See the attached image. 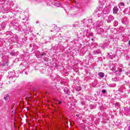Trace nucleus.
I'll list each match as a JSON object with an SVG mask.
<instances>
[{
	"label": "nucleus",
	"instance_id": "6",
	"mask_svg": "<svg viewBox=\"0 0 130 130\" xmlns=\"http://www.w3.org/2000/svg\"><path fill=\"white\" fill-rule=\"evenodd\" d=\"M102 93H106V90L105 89H103L102 91Z\"/></svg>",
	"mask_w": 130,
	"mask_h": 130
},
{
	"label": "nucleus",
	"instance_id": "10",
	"mask_svg": "<svg viewBox=\"0 0 130 130\" xmlns=\"http://www.w3.org/2000/svg\"><path fill=\"white\" fill-rule=\"evenodd\" d=\"M54 101H58V100H56V99H55Z\"/></svg>",
	"mask_w": 130,
	"mask_h": 130
},
{
	"label": "nucleus",
	"instance_id": "2",
	"mask_svg": "<svg viewBox=\"0 0 130 130\" xmlns=\"http://www.w3.org/2000/svg\"><path fill=\"white\" fill-rule=\"evenodd\" d=\"M98 75L100 76L101 78H104V73H100Z\"/></svg>",
	"mask_w": 130,
	"mask_h": 130
},
{
	"label": "nucleus",
	"instance_id": "1",
	"mask_svg": "<svg viewBox=\"0 0 130 130\" xmlns=\"http://www.w3.org/2000/svg\"><path fill=\"white\" fill-rule=\"evenodd\" d=\"M118 12V9H117V7H114L113 8V13H114V14H117Z\"/></svg>",
	"mask_w": 130,
	"mask_h": 130
},
{
	"label": "nucleus",
	"instance_id": "5",
	"mask_svg": "<svg viewBox=\"0 0 130 130\" xmlns=\"http://www.w3.org/2000/svg\"><path fill=\"white\" fill-rule=\"evenodd\" d=\"M119 5V6H124V3H120Z\"/></svg>",
	"mask_w": 130,
	"mask_h": 130
},
{
	"label": "nucleus",
	"instance_id": "9",
	"mask_svg": "<svg viewBox=\"0 0 130 130\" xmlns=\"http://www.w3.org/2000/svg\"><path fill=\"white\" fill-rule=\"evenodd\" d=\"M58 103H59V104H61V102H60V101H58Z\"/></svg>",
	"mask_w": 130,
	"mask_h": 130
},
{
	"label": "nucleus",
	"instance_id": "8",
	"mask_svg": "<svg viewBox=\"0 0 130 130\" xmlns=\"http://www.w3.org/2000/svg\"><path fill=\"white\" fill-rule=\"evenodd\" d=\"M76 116H77V117H79L80 114H77V115H76Z\"/></svg>",
	"mask_w": 130,
	"mask_h": 130
},
{
	"label": "nucleus",
	"instance_id": "3",
	"mask_svg": "<svg viewBox=\"0 0 130 130\" xmlns=\"http://www.w3.org/2000/svg\"><path fill=\"white\" fill-rule=\"evenodd\" d=\"M95 14H98V17H100L101 15L102 14V12L100 11H96Z\"/></svg>",
	"mask_w": 130,
	"mask_h": 130
},
{
	"label": "nucleus",
	"instance_id": "11",
	"mask_svg": "<svg viewBox=\"0 0 130 130\" xmlns=\"http://www.w3.org/2000/svg\"><path fill=\"white\" fill-rule=\"evenodd\" d=\"M2 66H3V67H4L5 65L4 64H2Z\"/></svg>",
	"mask_w": 130,
	"mask_h": 130
},
{
	"label": "nucleus",
	"instance_id": "13",
	"mask_svg": "<svg viewBox=\"0 0 130 130\" xmlns=\"http://www.w3.org/2000/svg\"><path fill=\"white\" fill-rule=\"evenodd\" d=\"M3 1H6V0H3Z\"/></svg>",
	"mask_w": 130,
	"mask_h": 130
},
{
	"label": "nucleus",
	"instance_id": "4",
	"mask_svg": "<svg viewBox=\"0 0 130 130\" xmlns=\"http://www.w3.org/2000/svg\"><path fill=\"white\" fill-rule=\"evenodd\" d=\"M10 98V96H9V94H7L4 96L5 100H8Z\"/></svg>",
	"mask_w": 130,
	"mask_h": 130
},
{
	"label": "nucleus",
	"instance_id": "12",
	"mask_svg": "<svg viewBox=\"0 0 130 130\" xmlns=\"http://www.w3.org/2000/svg\"><path fill=\"white\" fill-rule=\"evenodd\" d=\"M60 4H59V6H60Z\"/></svg>",
	"mask_w": 130,
	"mask_h": 130
},
{
	"label": "nucleus",
	"instance_id": "7",
	"mask_svg": "<svg viewBox=\"0 0 130 130\" xmlns=\"http://www.w3.org/2000/svg\"><path fill=\"white\" fill-rule=\"evenodd\" d=\"M119 72L120 73H121V72H122V69H119Z\"/></svg>",
	"mask_w": 130,
	"mask_h": 130
}]
</instances>
